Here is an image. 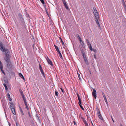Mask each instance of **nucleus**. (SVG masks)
Returning <instances> with one entry per match:
<instances>
[{
	"instance_id": "nucleus-1",
	"label": "nucleus",
	"mask_w": 126,
	"mask_h": 126,
	"mask_svg": "<svg viewBox=\"0 0 126 126\" xmlns=\"http://www.w3.org/2000/svg\"><path fill=\"white\" fill-rule=\"evenodd\" d=\"M8 51L5 52V56L4 57V60L6 63H10V57L9 54H8Z\"/></svg>"
},
{
	"instance_id": "nucleus-2",
	"label": "nucleus",
	"mask_w": 126,
	"mask_h": 126,
	"mask_svg": "<svg viewBox=\"0 0 126 126\" xmlns=\"http://www.w3.org/2000/svg\"><path fill=\"white\" fill-rule=\"evenodd\" d=\"M10 104L11 110L13 113L14 115H16L15 107L13 103H10Z\"/></svg>"
},
{
	"instance_id": "nucleus-3",
	"label": "nucleus",
	"mask_w": 126,
	"mask_h": 126,
	"mask_svg": "<svg viewBox=\"0 0 126 126\" xmlns=\"http://www.w3.org/2000/svg\"><path fill=\"white\" fill-rule=\"evenodd\" d=\"M0 49L3 52H6L8 51V49L7 48H5L3 43L0 42Z\"/></svg>"
},
{
	"instance_id": "nucleus-4",
	"label": "nucleus",
	"mask_w": 126,
	"mask_h": 126,
	"mask_svg": "<svg viewBox=\"0 0 126 126\" xmlns=\"http://www.w3.org/2000/svg\"><path fill=\"white\" fill-rule=\"evenodd\" d=\"M94 16L95 17V20L96 21L97 24H98V26L99 25V24L98 20V19L99 18V16L98 15V13L97 12L94 13Z\"/></svg>"
},
{
	"instance_id": "nucleus-5",
	"label": "nucleus",
	"mask_w": 126,
	"mask_h": 126,
	"mask_svg": "<svg viewBox=\"0 0 126 126\" xmlns=\"http://www.w3.org/2000/svg\"><path fill=\"white\" fill-rule=\"evenodd\" d=\"M18 16L20 18V20L22 22V23L23 24H24L25 23V22L23 16L20 13L19 14H18Z\"/></svg>"
},
{
	"instance_id": "nucleus-6",
	"label": "nucleus",
	"mask_w": 126,
	"mask_h": 126,
	"mask_svg": "<svg viewBox=\"0 0 126 126\" xmlns=\"http://www.w3.org/2000/svg\"><path fill=\"white\" fill-rule=\"evenodd\" d=\"M93 91L92 92V94L93 96L94 97L95 99H96V98L97 96L96 95V90L94 89H93Z\"/></svg>"
},
{
	"instance_id": "nucleus-7",
	"label": "nucleus",
	"mask_w": 126,
	"mask_h": 126,
	"mask_svg": "<svg viewBox=\"0 0 126 126\" xmlns=\"http://www.w3.org/2000/svg\"><path fill=\"white\" fill-rule=\"evenodd\" d=\"M46 58L48 64H50L51 66H52L53 65V64L52 63V61L49 59L48 57H47Z\"/></svg>"
},
{
	"instance_id": "nucleus-8",
	"label": "nucleus",
	"mask_w": 126,
	"mask_h": 126,
	"mask_svg": "<svg viewBox=\"0 0 126 126\" xmlns=\"http://www.w3.org/2000/svg\"><path fill=\"white\" fill-rule=\"evenodd\" d=\"M7 67L9 69H11L12 68L13 65L11 63V62H10V63H7Z\"/></svg>"
},
{
	"instance_id": "nucleus-9",
	"label": "nucleus",
	"mask_w": 126,
	"mask_h": 126,
	"mask_svg": "<svg viewBox=\"0 0 126 126\" xmlns=\"http://www.w3.org/2000/svg\"><path fill=\"white\" fill-rule=\"evenodd\" d=\"M2 104L3 107L4 109V110H5V109H6L7 107V103L4 101H3L2 102Z\"/></svg>"
},
{
	"instance_id": "nucleus-10",
	"label": "nucleus",
	"mask_w": 126,
	"mask_h": 126,
	"mask_svg": "<svg viewBox=\"0 0 126 126\" xmlns=\"http://www.w3.org/2000/svg\"><path fill=\"white\" fill-rule=\"evenodd\" d=\"M26 106V108L27 109V110H29V107L28 106V104L27 103V102L26 101V99H25L23 100Z\"/></svg>"
},
{
	"instance_id": "nucleus-11",
	"label": "nucleus",
	"mask_w": 126,
	"mask_h": 126,
	"mask_svg": "<svg viewBox=\"0 0 126 126\" xmlns=\"http://www.w3.org/2000/svg\"><path fill=\"white\" fill-rule=\"evenodd\" d=\"M19 91L21 95L22 96L23 100H24L25 99H26V98H25V96L24 95L21 89H19Z\"/></svg>"
},
{
	"instance_id": "nucleus-12",
	"label": "nucleus",
	"mask_w": 126,
	"mask_h": 126,
	"mask_svg": "<svg viewBox=\"0 0 126 126\" xmlns=\"http://www.w3.org/2000/svg\"><path fill=\"white\" fill-rule=\"evenodd\" d=\"M39 68L40 70V71H41L42 75H43L44 77V78H45L44 73V72L43 71L42 68L41 67V68Z\"/></svg>"
},
{
	"instance_id": "nucleus-13",
	"label": "nucleus",
	"mask_w": 126,
	"mask_h": 126,
	"mask_svg": "<svg viewBox=\"0 0 126 126\" xmlns=\"http://www.w3.org/2000/svg\"><path fill=\"white\" fill-rule=\"evenodd\" d=\"M39 68L40 70V71H41L42 75H43L44 77V78H45L44 73V72L43 71L42 68L41 67V68Z\"/></svg>"
},
{
	"instance_id": "nucleus-14",
	"label": "nucleus",
	"mask_w": 126,
	"mask_h": 126,
	"mask_svg": "<svg viewBox=\"0 0 126 126\" xmlns=\"http://www.w3.org/2000/svg\"><path fill=\"white\" fill-rule=\"evenodd\" d=\"M39 68L40 70V71H41L42 75H43L44 77V78H45L44 73V72L43 71L42 68L41 67V68Z\"/></svg>"
},
{
	"instance_id": "nucleus-15",
	"label": "nucleus",
	"mask_w": 126,
	"mask_h": 126,
	"mask_svg": "<svg viewBox=\"0 0 126 126\" xmlns=\"http://www.w3.org/2000/svg\"><path fill=\"white\" fill-rule=\"evenodd\" d=\"M76 94L77 95V96H78V99L79 100V102H80V101H81V99L80 97V96H79V94H78V93H76Z\"/></svg>"
},
{
	"instance_id": "nucleus-16",
	"label": "nucleus",
	"mask_w": 126,
	"mask_h": 126,
	"mask_svg": "<svg viewBox=\"0 0 126 126\" xmlns=\"http://www.w3.org/2000/svg\"><path fill=\"white\" fill-rule=\"evenodd\" d=\"M19 76L20 77L23 79L24 80L25 79L23 75L21 73L19 74Z\"/></svg>"
},
{
	"instance_id": "nucleus-17",
	"label": "nucleus",
	"mask_w": 126,
	"mask_h": 126,
	"mask_svg": "<svg viewBox=\"0 0 126 126\" xmlns=\"http://www.w3.org/2000/svg\"><path fill=\"white\" fill-rule=\"evenodd\" d=\"M7 96L8 98V99L10 101H11L12 99L10 98V95L8 93L7 94Z\"/></svg>"
},
{
	"instance_id": "nucleus-18",
	"label": "nucleus",
	"mask_w": 126,
	"mask_h": 126,
	"mask_svg": "<svg viewBox=\"0 0 126 126\" xmlns=\"http://www.w3.org/2000/svg\"><path fill=\"white\" fill-rule=\"evenodd\" d=\"M19 110L20 111V112L23 115H24V113L23 112V110L20 107H19Z\"/></svg>"
},
{
	"instance_id": "nucleus-19",
	"label": "nucleus",
	"mask_w": 126,
	"mask_h": 126,
	"mask_svg": "<svg viewBox=\"0 0 126 126\" xmlns=\"http://www.w3.org/2000/svg\"><path fill=\"white\" fill-rule=\"evenodd\" d=\"M54 47L55 48V49L58 52H59V51H60L59 50V48H58V47L57 46H56V45H54Z\"/></svg>"
},
{
	"instance_id": "nucleus-20",
	"label": "nucleus",
	"mask_w": 126,
	"mask_h": 126,
	"mask_svg": "<svg viewBox=\"0 0 126 126\" xmlns=\"http://www.w3.org/2000/svg\"><path fill=\"white\" fill-rule=\"evenodd\" d=\"M58 52L59 54V55L60 57V58L61 59H63V57L60 51H59V52Z\"/></svg>"
},
{
	"instance_id": "nucleus-21",
	"label": "nucleus",
	"mask_w": 126,
	"mask_h": 126,
	"mask_svg": "<svg viewBox=\"0 0 126 126\" xmlns=\"http://www.w3.org/2000/svg\"><path fill=\"white\" fill-rule=\"evenodd\" d=\"M93 12L94 13H96L97 12L96 8L94 7L93 8Z\"/></svg>"
},
{
	"instance_id": "nucleus-22",
	"label": "nucleus",
	"mask_w": 126,
	"mask_h": 126,
	"mask_svg": "<svg viewBox=\"0 0 126 126\" xmlns=\"http://www.w3.org/2000/svg\"><path fill=\"white\" fill-rule=\"evenodd\" d=\"M98 117H99V119H101V120H103V117H102V116H101V114H98Z\"/></svg>"
},
{
	"instance_id": "nucleus-23",
	"label": "nucleus",
	"mask_w": 126,
	"mask_h": 126,
	"mask_svg": "<svg viewBox=\"0 0 126 126\" xmlns=\"http://www.w3.org/2000/svg\"><path fill=\"white\" fill-rule=\"evenodd\" d=\"M2 68H3V65L0 60V69H2Z\"/></svg>"
},
{
	"instance_id": "nucleus-24",
	"label": "nucleus",
	"mask_w": 126,
	"mask_h": 126,
	"mask_svg": "<svg viewBox=\"0 0 126 126\" xmlns=\"http://www.w3.org/2000/svg\"><path fill=\"white\" fill-rule=\"evenodd\" d=\"M64 4L67 10H69V8H68V6L67 4L66 3H65V4Z\"/></svg>"
},
{
	"instance_id": "nucleus-25",
	"label": "nucleus",
	"mask_w": 126,
	"mask_h": 126,
	"mask_svg": "<svg viewBox=\"0 0 126 126\" xmlns=\"http://www.w3.org/2000/svg\"><path fill=\"white\" fill-rule=\"evenodd\" d=\"M96 110L97 114H100V113L99 110L98 108H96Z\"/></svg>"
},
{
	"instance_id": "nucleus-26",
	"label": "nucleus",
	"mask_w": 126,
	"mask_h": 126,
	"mask_svg": "<svg viewBox=\"0 0 126 126\" xmlns=\"http://www.w3.org/2000/svg\"><path fill=\"white\" fill-rule=\"evenodd\" d=\"M83 122L85 126H88V124L87 123L86 120H84Z\"/></svg>"
},
{
	"instance_id": "nucleus-27",
	"label": "nucleus",
	"mask_w": 126,
	"mask_h": 126,
	"mask_svg": "<svg viewBox=\"0 0 126 126\" xmlns=\"http://www.w3.org/2000/svg\"><path fill=\"white\" fill-rule=\"evenodd\" d=\"M80 43L81 44V45L82 46H83L84 45V44L83 42L82 41V40L81 41H80Z\"/></svg>"
},
{
	"instance_id": "nucleus-28",
	"label": "nucleus",
	"mask_w": 126,
	"mask_h": 126,
	"mask_svg": "<svg viewBox=\"0 0 126 126\" xmlns=\"http://www.w3.org/2000/svg\"><path fill=\"white\" fill-rule=\"evenodd\" d=\"M3 85L5 87V90H7L8 89L7 86H6V84L5 83L3 84Z\"/></svg>"
},
{
	"instance_id": "nucleus-29",
	"label": "nucleus",
	"mask_w": 126,
	"mask_h": 126,
	"mask_svg": "<svg viewBox=\"0 0 126 126\" xmlns=\"http://www.w3.org/2000/svg\"><path fill=\"white\" fill-rule=\"evenodd\" d=\"M59 39H60L61 41V42H62V44L63 45H64V43L63 41L62 40L61 38L60 37H59Z\"/></svg>"
},
{
	"instance_id": "nucleus-30",
	"label": "nucleus",
	"mask_w": 126,
	"mask_h": 126,
	"mask_svg": "<svg viewBox=\"0 0 126 126\" xmlns=\"http://www.w3.org/2000/svg\"><path fill=\"white\" fill-rule=\"evenodd\" d=\"M79 106H80V107L81 108L82 107V105H81V101H80V102H79Z\"/></svg>"
},
{
	"instance_id": "nucleus-31",
	"label": "nucleus",
	"mask_w": 126,
	"mask_h": 126,
	"mask_svg": "<svg viewBox=\"0 0 126 126\" xmlns=\"http://www.w3.org/2000/svg\"><path fill=\"white\" fill-rule=\"evenodd\" d=\"M85 62L87 65H88V61L87 60V59H86L84 60Z\"/></svg>"
},
{
	"instance_id": "nucleus-32",
	"label": "nucleus",
	"mask_w": 126,
	"mask_h": 126,
	"mask_svg": "<svg viewBox=\"0 0 126 126\" xmlns=\"http://www.w3.org/2000/svg\"><path fill=\"white\" fill-rule=\"evenodd\" d=\"M123 5L124 7V8H126V4H125V3L124 2V1L123 2Z\"/></svg>"
},
{
	"instance_id": "nucleus-33",
	"label": "nucleus",
	"mask_w": 126,
	"mask_h": 126,
	"mask_svg": "<svg viewBox=\"0 0 126 126\" xmlns=\"http://www.w3.org/2000/svg\"><path fill=\"white\" fill-rule=\"evenodd\" d=\"M58 92L57 91H55V94L56 96H57L58 95Z\"/></svg>"
},
{
	"instance_id": "nucleus-34",
	"label": "nucleus",
	"mask_w": 126,
	"mask_h": 126,
	"mask_svg": "<svg viewBox=\"0 0 126 126\" xmlns=\"http://www.w3.org/2000/svg\"><path fill=\"white\" fill-rule=\"evenodd\" d=\"M28 113L29 115V117H30V118H31L32 117V116L31 115V114L30 112L28 111Z\"/></svg>"
},
{
	"instance_id": "nucleus-35",
	"label": "nucleus",
	"mask_w": 126,
	"mask_h": 126,
	"mask_svg": "<svg viewBox=\"0 0 126 126\" xmlns=\"http://www.w3.org/2000/svg\"><path fill=\"white\" fill-rule=\"evenodd\" d=\"M81 52L82 53V55L83 56L84 55H85V53H84V51L83 50H82L81 51Z\"/></svg>"
},
{
	"instance_id": "nucleus-36",
	"label": "nucleus",
	"mask_w": 126,
	"mask_h": 126,
	"mask_svg": "<svg viewBox=\"0 0 126 126\" xmlns=\"http://www.w3.org/2000/svg\"><path fill=\"white\" fill-rule=\"evenodd\" d=\"M78 76L80 80L81 79L80 75V74H79L78 73Z\"/></svg>"
},
{
	"instance_id": "nucleus-37",
	"label": "nucleus",
	"mask_w": 126,
	"mask_h": 126,
	"mask_svg": "<svg viewBox=\"0 0 126 126\" xmlns=\"http://www.w3.org/2000/svg\"><path fill=\"white\" fill-rule=\"evenodd\" d=\"M83 58H84V60H86V59H87V58H86V56L84 55V56H82Z\"/></svg>"
},
{
	"instance_id": "nucleus-38",
	"label": "nucleus",
	"mask_w": 126,
	"mask_h": 126,
	"mask_svg": "<svg viewBox=\"0 0 126 126\" xmlns=\"http://www.w3.org/2000/svg\"><path fill=\"white\" fill-rule=\"evenodd\" d=\"M88 47L92 51L93 50L91 46H90V47Z\"/></svg>"
},
{
	"instance_id": "nucleus-39",
	"label": "nucleus",
	"mask_w": 126,
	"mask_h": 126,
	"mask_svg": "<svg viewBox=\"0 0 126 126\" xmlns=\"http://www.w3.org/2000/svg\"><path fill=\"white\" fill-rule=\"evenodd\" d=\"M102 94L103 95L104 98H106V97L104 94V93L103 92H102Z\"/></svg>"
},
{
	"instance_id": "nucleus-40",
	"label": "nucleus",
	"mask_w": 126,
	"mask_h": 126,
	"mask_svg": "<svg viewBox=\"0 0 126 126\" xmlns=\"http://www.w3.org/2000/svg\"><path fill=\"white\" fill-rule=\"evenodd\" d=\"M0 70H1L2 72L4 74H5V73L4 71L3 70V68H2V69H0Z\"/></svg>"
},
{
	"instance_id": "nucleus-41",
	"label": "nucleus",
	"mask_w": 126,
	"mask_h": 126,
	"mask_svg": "<svg viewBox=\"0 0 126 126\" xmlns=\"http://www.w3.org/2000/svg\"><path fill=\"white\" fill-rule=\"evenodd\" d=\"M41 2L43 4H44L45 2L44 1V0H40Z\"/></svg>"
},
{
	"instance_id": "nucleus-42",
	"label": "nucleus",
	"mask_w": 126,
	"mask_h": 126,
	"mask_svg": "<svg viewBox=\"0 0 126 126\" xmlns=\"http://www.w3.org/2000/svg\"><path fill=\"white\" fill-rule=\"evenodd\" d=\"M104 100H105V102H106V103L107 104L108 103V102H107V99L106 97L104 98Z\"/></svg>"
},
{
	"instance_id": "nucleus-43",
	"label": "nucleus",
	"mask_w": 126,
	"mask_h": 126,
	"mask_svg": "<svg viewBox=\"0 0 126 126\" xmlns=\"http://www.w3.org/2000/svg\"><path fill=\"white\" fill-rule=\"evenodd\" d=\"M87 44L88 47L91 46V44L90 43H87Z\"/></svg>"
},
{
	"instance_id": "nucleus-44",
	"label": "nucleus",
	"mask_w": 126,
	"mask_h": 126,
	"mask_svg": "<svg viewBox=\"0 0 126 126\" xmlns=\"http://www.w3.org/2000/svg\"><path fill=\"white\" fill-rule=\"evenodd\" d=\"M78 38L79 40V41H81L82 40L81 39L80 37L79 36Z\"/></svg>"
},
{
	"instance_id": "nucleus-45",
	"label": "nucleus",
	"mask_w": 126,
	"mask_h": 126,
	"mask_svg": "<svg viewBox=\"0 0 126 126\" xmlns=\"http://www.w3.org/2000/svg\"><path fill=\"white\" fill-rule=\"evenodd\" d=\"M62 1L64 4H65V3H66L65 0H63Z\"/></svg>"
},
{
	"instance_id": "nucleus-46",
	"label": "nucleus",
	"mask_w": 126,
	"mask_h": 126,
	"mask_svg": "<svg viewBox=\"0 0 126 126\" xmlns=\"http://www.w3.org/2000/svg\"><path fill=\"white\" fill-rule=\"evenodd\" d=\"M86 41L87 44L89 43V40L87 39H86Z\"/></svg>"
},
{
	"instance_id": "nucleus-47",
	"label": "nucleus",
	"mask_w": 126,
	"mask_h": 126,
	"mask_svg": "<svg viewBox=\"0 0 126 126\" xmlns=\"http://www.w3.org/2000/svg\"><path fill=\"white\" fill-rule=\"evenodd\" d=\"M124 12L126 14V8H124Z\"/></svg>"
},
{
	"instance_id": "nucleus-48",
	"label": "nucleus",
	"mask_w": 126,
	"mask_h": 126,
	"mask_svg": "<svg viewBox=\"0 0 126 126\" xmlns=\"http://www.w3.org/2000/svg\"><path fill=\"white\" fill-rule=\"evenodd\" d=\"M39 68H41L42 67L41 66V65L39 63Z\"/></svg>"
},
{
	"instance_id": "nucleus-49",
	"label": "nucleus",
	"mask_w": 126,
	"mask_h": 126,
	"mask_svg": "<svg viewBox=\"0 0 126 126\" xmlns=\"http://www.w3.org/2000/svg\"><path fill=\"white\" fill-rule=\"evenodd\" d=\"M60 89H61V90L62 91V92L63 93L64 91H63V90L62 88H61Z\"/></svg>"
},
{
	"instance_id": "nucleus-50",
	"label": "nucleus",
	"mask_w": 126,
	"mask_h": 126,
	"mask_svg": "<svg viewBox=\"0 0 126 126\" xmlns=\"http://www.w3.org/2000/svg\"><path fill=\"white\" fill-rule=\"evenodd\" d=\"M74 124V125H75L76 124V123L75 121H74L73 122Z\"/></svg>"
},
{
	"instance_id": "nucleus-51",
	"label": "nucleus",
	"mask_w": 126,
	"mask_h": 126,
	"mask_svg": "<svg viewBox=\"0 0 126 126\" xmlns=\"http://www.w3.org/2000/svg\"><path fill=\"white\" fill-rule=\"evenodd\" d=\"M16 126H19V124L17 123H16Z\"/></svg>"
},
{
	"instance_id": "nucleus-52",
	"label": "nucleus",
	"mask_w": 126,
	"mask_h": 126,
	"mask_svg": "<svg viewBox=\"0 0 126 126\" xmlns=\"http://www.w3.org/2000/svg\"><path fill=\"white\" fill-rule=\"evenodd\" d=\"M94 58H95V59H96V55H94Z\"/></svg>"
},
{
	"instance_id": "nucleus-53",
	"label": "nucleus",
	"mask_w": 126,
	"mask_h": 126,
	"mask_svg": "<svg viewBox=\"0 0 126 126\" xmlns=\"http://www.w3.org/2000/svg\"><path fill=\"white\" fill-rule=\"evenodd\" d=\"M92 50L94 51V52H95L96 51V49H93V50Z\"/></svg>"
},
{
	"instance_id": "nucleus-54",
	"label": "nucleus",
	"mask_w": 126,
	"mask_h": 126,
	"mask_svg": "<svg viewBox=\"0 0 126 126\" xmlns=\"http://www.w3.org/2000/svg\"><path fill=\"white\" fill-rule=\"evenodd\" d=\"M81 109L83 110H84V108H83V107H82L81 108Z\"/></svg>"
},
{
	"instance_id": "nucleus-55",
	"label": "nucleus",
	"mask_w": 126,
	"mask_h": 126,
	"mask_svg": "<svg viewBox=\"0 0 126 126\" xmlns=\"http://www.w3.org/2000/svg\"><path fill=\"white\" fill-rule=\"evenodd\" d=\"M81 109L83 110H84V108H83V107H82L81 108Z\"/></svg>"
},
{
	"instance_id": "nucleus-56",
	"label": "nucleus",
	"mask_w": 126,
	"mask_h": 126,
	"mask_svg": "<svg viewBox=\"0 0 126 126\" xmlns=\"http://www.w3.org/2000/svg\"><path fill=\"white\" fill-rule=\"evenodd\" d=\"M111 118H112V121H113V122H114V120H113V119L112 118V116H111Z\"/></svg>"
},
{
	"instance_id": "nucleus-57",
	"label": "nucleus",
	"mask_w": 126,
	"mask_h": 126,
	"mask_svg": "<svg viewBox=\"0 0 126 126\" xmlns=\"http://www.w3.org/2000/svg\"><path fill=\"white\" fill-rule=\"evenodd\" d=\"M33 48H34V45H33Z\"/></svg>"
},
{
	"instance_id": "nucleus-58",
	"label": "nucleus",
	"mask_w": 126,
	"mask_h": 126,
	"mask_svg": "<svg viewBox=\"0 0 126 126\" xmlns=\"http://www.w3.org/2000/svg\"><path fill=\"white\" fill-rule=\"evenodd\" d=\"M9 126H10V124L9 125Z\"/></svg>"
}]
</instances>
